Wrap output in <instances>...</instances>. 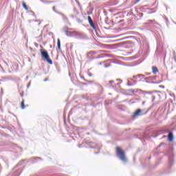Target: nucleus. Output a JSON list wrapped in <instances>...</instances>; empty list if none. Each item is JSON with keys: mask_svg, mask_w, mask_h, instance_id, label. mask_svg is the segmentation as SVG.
I'll use <instances>...</instances> for the list:
<instances>
[{"mask_svg": "<svg viewBox=\"0 0 176 176\" xmlns=\"http://www.w3.org/2000/svg\"><path fill=\"white\" fill-rule=\"evenodd\" d=\"M56 13H59V14H60V12H56Z\"/></svg>", "mask_w": 176, "mask_h": 176, "instance_id": "nucleus-22", "label": "nucleus"}, {"mask_svg": "<svg viewBox=\"0 0 176 176\" xmlns=\"http://www.w3.org/2000/svg\"><path fill=\"white\" fill-rule=\"evenodd\" d=\"M52 10H54V12H55V13H58V12H57V10H56V7H53Z\"/></svg>", "mask_w": 176, "mask_h": 176, "instance_id": "nucleus-12", "label": "nucleus"}, {"mask_svg": "<svg viewBox=\"0 0 176 176\" xmlns=\"http://www.w3.org/2000/svg\"><path fill=\"white\" fill-rule=\"evenodd\" d=\"M131 80H132L133 82H134V83H137V81H136V80H133V79H131Z\"/></svg>", "mask_w": 176, "mask_h": 176, "instance_id": "nucleus-15", "label": "nucleus"}, {"mask_svg": "<svg viewBox=\"0 0 176 176\" xmlns=\"http://www.w3.org/2000/svg\"><path fill=\"white\" fill-rule=\"evenodd\" d=\"M152 69H153V73L154 74H157L158 72V69H157V67H155V66H153L152 67Z\"/></svg>", "mask_w": 176, "mask_h": 176, "instance_id": "nucleus-7", "label": "nucleus"}, {"mask_svg": "<svg viewBox=\"0 0 176 176\" xmlns=\"http://www.w3.org/2000/svg\"><path fill=\"white\" fill-rule=\"evenodd\" d=\"M116 155L119 159L124 163L127 162V158H126V155H124V151L122 150L120 147H116Z\"/></svg>", "mask_w": 176, "mask_h": 176, "instance_id": "nucleus-1", "label": "nucleus"}, {"mask_svg": "<svg viewBox=\"0 0 176 176\" xmlns=\"http://www.w3.org/2000/svg\"><path fill=\"white\" fill-rule=\"evenodd\" d=\"M58 49L59 50L61 49V42L60 41V38H58Z\"/></svg>", "mask_w": 176, "mask_h": 176, "instance_id": "nucleus-9", "label": "nucleus"}, {"mask_svg": "<svg viewBox=\"0 0 176 176\" xmlns=\"http://www.w3.org/2000/svg\"><path fill=\"white\" fill-rule=\"evenodd\" d=\"M66 35L67 36H78V35H80V34L75 31H66Z\"/></svg>", "mask_w": 176, "mask_h": 176, "instance_id": "nucleus-3", "label": "nucleus"}, {"mask_svg": "<svg viewBox=\"0 0 176 176\" xmlns=\"http://www.w3.org/2000/svg\"><path fill=\"white\" fill-rule=\"evenodd\" d=\"M21 108L22 109H24L25 108V105L24 104V100H22V102L21 103Z\"/></svg>", "mask_w": 176, "mask_h": 176, "instance_id": "nucleus-10", "label": "nucleus"}, {"mask_svg": "<svg viewBox=\"0 0 176 176\" xmlns=\"http://www.w3.org/2000/svg\"><path fill=\"white\" fill-rule=\"evenodd\" d=\"M127 85H128V86H133V83H131V82H130L129 81H128Z\"/></svg>", "mask_w": 176, "mask_h": 176, "instance_id": "nucleus-13", "label": "nucleus"}, {"mask_svg": "<svg viewBox=\"0 0 176 176\" xmlns=\"http://www.w3.org/2000/svg\"><path fill=\"white\" fill-rule=\"evenodd\" d=\"M41 52L42 57L45 58V60H46V61L52 65V64H53V61L52 60V59H50V58H49V54L47 53V51H42L41 50Z\"/></svg>", "mask_w": 176, "mask_h": 176, "instance_id": "nucleus-2", "label": "nucleus"}, {"mask_svg": "<svg viewBox=\"0 0 176 176\" xmlns=\"http://www.w3.org/2000/svg\"><path fill=\"white\" fill-rule=\"evenodd\" d=\"M90 76H91V74H89Z\"/></svg>", "mask_w": 176, "mask_h": 176, "instance_id": "nucleus-21", "label": "nucleus"}, {"mask_svg": "<svg viewBox=\"0 0 176 176\" xmlns=\"http://www.w3.org/2000/svg\"><path fill=\"white\" fill-rule=\"evenodd\" d=\"M142 111L140 109H138L133 114V118H135V116H141Z\"/></svg>", "mask_w": 176, "mask_h": 176, "instance_id": "nucleus-5", "label": "nucleus"}, {"mask_svg": "<svg viewBox=\"0 0 176 176\" xmlns=\"http://www.w3.org/2000/svg\"><path fill=\"white\" fill-rule=\"evenodd\" d=\"M100 65H101V63H100Z\"/></svg>", "mask_w": 176, "mask_h": 176, "instance_id": "nucleus-20", "label": "nucleus"}, {"mask_svg": "<svg viewBox=\"0 0 176 176\" xmlns=\"http://www.w3.org/2000/svg\"><path fill=\"white\" fill-rule=\"evenodd\" d=\"M109 82H110V83H113V80H111Z\"/></svg>", "mask_w": 176, "mask_h": 176, "instance_id": "nucleus-18", "label": "nucleus"}, {"mask_svg": "<svg viewBox=\"0 0 176 176\" xmlns=\"http://www.w3.org/2000/svg\"><path fill=\"white\" fill-rule=\"evenodd\" d=\"M108 67H109V65H104V68H108Z\"/></svg>", "mask_w": 176, "mask_h": 176, "instance_id": "nucleus-16", "label": "nucleus"}, {"mask_svg": "<svg viewBox=\"0 0 176 176\" xmlns=\"http://www.w3.org/2000/svg\"><path fill=\"white\" fill-rule=\"evenodd\" d=\"M145 104V101L142 102V105H144Z\"/></svg>", "mask_w": 176, "mask_h": 176, "instance_id": "nucleus-19", "label": "nucleus"}, {"mask_svg": "<svg viewBox=\"0 0 176 176\" xmlns=\"http://www.w3.org/2000/svg\"><path fill=\"white\" fill-rule=\"evenodd\" d=\"M22 6L24 8L25 10H28V7H27V4L24 1L22 2Z\"/></svg>", "mask_w": 176, "mask_h": 176, "instance_id": "nucleus-8", "label": "nucleus"}, {"mask_svg": "<svg viewBox=\"0 0 176 176\" xmlns=\"http://www.w3.org/2000/svg\"><path fill=\"white\" fill-rule=\"evenodd\" d=\"M88 21L91 25V27L94 29L96 30V26L94 25V23L93 22V19H91V16H88Z\"/></svg>", "mask_w": 176, "mask_h": 176, "instance_id": "nucleus-4", "label": "nucleus"}, {"mask_svg": "<svg viewBox=\"0 0 176 176\" xmlns=\"http://www.w3.org/2000/svg\"><path fill=\"white\" fill-rule=\"evenodd\" d=\"M144 75L142 74H138V76H134L133 78H144Z\"/></svg>", "mask_w": 176, "mask_h": 176, "instance_id": "nucleus-11", "label": "nucleus"}, {"mask_svg": "<svg viewBox=\"0 0 176 176\" xmlns=\"http://www.w3.org/2000/svg\"><path fill=\"white\" fill-rule=\"evenodd\" d=\"M47 80H49V78H45V79L44 80V82H47Z\"/></svg>", "mask_w": 176, "mask_h": 176, "instance_id": "nucleus-14", "label": "nucleus"}, {"mask_svg": "<svg viewBox=\"0 0 176 176\" xmlns=\"http://www.w3.org/2000/svg\"><path fill=\"white\" fill-rule=\"evenodd\" d=\"M168 140L170 142L173 141L174 136L173 135V133H169L168 135Z\"/></svg>", "mask_w": 176, "mask_h": 176, "instance_id": "nucleus-6", "label": "nucleus"}, {"mask_svg": "<svg viewBox=\"0 0 176 176\" xmlns=\"http://www.w3.org/2000/svg\"><path fill=\"white\" fill-rule=\"evenodd\" d=\"M140 0H136L135 3H138Z\"/></svg>", "mask_w": 176, "mask_h": 176, "instance_id": "nucleus-17", "label": "nucleus"}]
</instances>
